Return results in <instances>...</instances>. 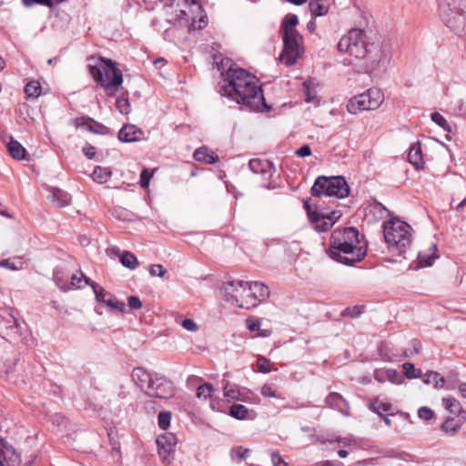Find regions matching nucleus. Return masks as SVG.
<instances>
[{
  "label": "nucleus",
  "mask_w": 466,
  "mask_h": 466,
  "mask_svg": "<svg viewBox=\"0 0 466 466\" xmlns=\"http://www.w3.org/2000/svg\"><path fill=\"white\" fill-rule=\"evenodd\" d=\"M228 85L220 86L218 92L251 111H268L261 86L254 76L239 67L229 66L226 72Z\"/></svg>",
  "instance_id": "f257e3e1"
},
{
  "label": "nucleus",
  "mask_w": 466,
  "mask_h": 466,
  "mask_svg": "<svg viewBox=\"0 0 466 466\" xmlns=\"http://www.w3.org/2000/svg\"><path fill=\"white\" fill-rule=\"evenodd\" d=\"M228 85L220 86L218 92L251 111H268L261 86L254 76L239 67L229 66L226 72Z\"/></svg>",
  "instance_id": "f03ea898"
},
{
  "label": "nucleus",
  "mask_w": 466,
  "mask_h": 466,
  "mask_svg": "<svg viewBox=\"0 0 466 466\" xmlns=\"http://www.w3.org/2000/svg\"><path fill=\"white\" fill-rule=\"evenodd\" d=\"M367 253V242L355 228L335 229L330 236L329 256L342 264L352 266Z\"/></svg>",
  "instance_id": "7ed1b4c3"
},
{
  "label": "nucleus",
  "mask_w": 466,
  "mask_h": 466,
  "mask_svg": "<svg viewBox=\"0 0 466 466\" xmlns=\"http://www.w3.org/2000/svg\"><path fill=\"white\" fill-rule=\"evenodd\" d=\"M221 291L227 302L245 309L257 307L269 296L268 286L258 281H228L223 284Z\"/></svg>",
  "instance_id": "20e7f679"
},
{
  "label": "nucleus",
  "mask_w": 466,
  "mask_h": 466,
  "mask_svg": "<svg viewBox=\"0 0 466 466\" xmlns=\"http://www.w3.org/2000/svg\"><path fill=\"white\" fill-rule=\"evenodd\" d=\"M439 13L455 34L466 33V0H439Z\"/></svg>",
  "instance_id": "39448f33"
},
{
  "label": "nucleus",
  "mask_w": 466,
  "mask_h": 466,
  "mask_svg": "<svg viewBox=\"0 0 466 466\" xmlns=\"http://www.w3.org/2000/svg\"><path fill=\"white\" fill-rule=\"evenodd\" d=\"M90 74L95 81L109 94L123 83V76L116 63L110 58L100 57L96 66H90Z\"/></svg>",
  "instance_id": "423d86ee"
},
{
  "label": "nucleus",
  "mask_w": 466,
  "mask_h": 466,
  "mask_svg": "<svg viewBox=\"0 0 466 466\" xmlns=\"http://www.w3.org/2000/svg\"><path fill=\"white\" fill-rule=\"evenodd\" d=\"M411 228L401 220H390L384 225L385 241L398 255H403L411 244Z\"/></svg>",
  "instance_id": "0eeeda50"
},
{
  "label": "nucleus",
  "mask_w": 466,
  "mask_h": 466,
  "mask_svg": "<svg viewBox=\"0 0 466 466\" xmlns=\"http://www.w3.org/2000/svg\"><path fill=\"white\" fill-rule=\"evenodd\" d=\"M363 67L367 73H373L384 69L391 56V46L389 41L380 40L370 42L365 49Z\"/></svg>",
  "instance_id": "6e6552de"
},
{
  "label": "nucleus",
  "mask_w": 466,
  "mask_h": 466,
  "mask_svg": "<svg viewBox=\"0 0 466 466\" xmlns=\"http://www.w3.org/2000/svg\"><path fill=\"white\" fill-rule=\"evenodd\" d=\"M313 197H334L343 198L348 196L350 187L341 177H319L311 187Z\"/></svg>",
  "instance_id": "1a4fd4ad"
},
{
  "label": "nucleus",
  "mask_w": 466,
  "mask_h": 466,
  "mask_svg": "<svg viewBox=\"0 0 466 466\" xmlns=\"http://www.w3.org/2000/svg\"><path fill=\"white\" fill-rule=\"evenodd\" d=\"M304 208L312 228L318 232H326L341 218L340 210H329L317 206L312 209L309 199L304 201Z\"/></svg>",
  "instance_id": "9d476101"
},
{
  "label": "nucleus",
  "mask_w": 466,
  "mask_h": 466,
  "mask_svg": "<svg viewBox=\"0 0 466 466\" xmlns=\"http://www.w3.org/2000/svg\"><path fill=\"white\" fill-rule=\"evenodd\" d=\"M370 43L363 30L354 28L340 38L338 43V49L341 53H348L357 59H361L365 56V49H367Z\"/></svg>",
  "instance_id": "9b49d317"
},
{
  "label": "nucleus",
  "mask_w": 466,
  "mask_h": 466,
  "mask_svg": "<svg viewBox=\"0 0 466 466\" xmlns=\"http://www.w3.org/2000/svg\"><path fill=\"white\" fill-rule=\"evenodd\" d=\"M384 101V94L379 88H370L366 92L350 98L347 104L350 114L356 115L365 110H375Z\"/></svg>",
  "instance_id": "f8f14e48"
},
{
  "label": "nucleus",
  "mask_w": 466,
  "mask_h": 466,
  "mask_svg": "<svg viewBox=\"0 0 466 466\" xmlns=\"http://www.w3.org/2000/svg\"><path fill=\"white\" fill-rule=\"evenodd\" d=\"M283 51L279 55L281 63L288 66L296 64L298 58L302 54V36L300 34L288 33L282 34Z\"/></svg>",
  "instance_id": "ddd939ff"
},
{
  "label": "nucleus",
  "mask_w": 466,
  "mask_h": 466,
  "mask_svg": "<svg viewBox=\"0 0 466 466\" xmlns=\"http://www.w3.org/2000/svg\"><path fill=\"white\" fill-rule=\"evenodd\" d=\"M146 393L151 397L167 399L174 395V386L166 378L156 376Z\"/></svg>",
  "instance_id": "4468645a"
},
{
  "label": "nucleus",
  "mask_w": 466,
  "mask_h": 466,
  "mask_svg": "<svg viewBox=\"0 0 466 466\" xmlns=\"http://www.w3.org/2000/svg\"><path fill=\"white\" fill-rule=\"evenodd\" d=\"M177 441L176 435L171 432H166L157 437L158 453L164 461H167L168 456L174 451Z\"/></svg>",
  "instance_id": "2eb2a0df"
},
{
  "label": "nucleus",
  "mask_w": 466,
  "mask_h": 466,
  "mask_svg": "<svg viewBox=\"0 0 466 466\" xmlns=\"http://www.w3.org/2000/svg\"><path fill=\"white\" fill-rule=\"evenodd\" d=\"M186 4L188 5L189 10L192 14L196 12H199L201 15L199 18L193 17L192 22L190 24V28L194 30H200L208 25V16L202 14L203 8L201 5L197 0H184Z\"/></svg>",
  "instance_id": "dca6fc26"
},
{
  "label": "nucleus",
  "mask_w": 466,
  "mask_h": 466,
  "mask_svg": "<svg viewBox=\"0 0 466 466\" xmlns=\"http://www.w3.org/2000/svg\"><path fill=\"white\" fill-rule=\"evenodd\" d=\"M144 132L135 125H125L118 132V138L122 142L131 143L143 138Z\"/></svg>",
  "instance_id": "f3484780"
},
{
  "label": "nucleus",
  "mask_w": 466,
  "mask_h": 466,
  "mask_svg": "<svg viewBox=\"0 0 466 466\" xmlns=\"http://www.w3.org/2000/svg\"><path fill=\"white\" fill-rule=\"evenodd\" d=\"M248 167L254 174H260L264 178L272 175V164L268 160L254 158L249 160Z\"/></svg>",
  "instance_id": "a211bd4d"
},
{
  "label": "nucleus",
  "mask_w": 466,
  "mask_h": 466,
  "mask_svg": "<svg viewBox=\"0 0 466 466\" xmlns=\"http://www.w3.org/2000/svg\"><path fill=\"white\" fill-rule=\"evenodd\" d=\"M153 379L152 375L143 368H135L132 371V380L144 391L147 390Z\"/></svg>",
  "instance_id": "6ab92c4d"
},
{
  "label": "nucleus",
  "mask_w": 466,
  "mask_h": 466,
  "mask_svg": "<svg viewBox=\"0 0 466 466\" xmlns=\"http://www.w3.org/2000/svg\"><path fill=\"white\" fill-rule=\"evenodd\" d=\"M325 403L327 406L336 409L343 414H347L350 410L347 400L337 392L329 393L325 399Z\"/></svg>",
  "instance_id": "aec40b11"
},
{
  "label": "nucleus",
  "mask_w": 466,
  "mask_h": 466,
  "mask_svg": "<svg viewBox=\"0 0 466 466\" xmlns=\"http://www.w3.org/2000/svg\"><path fill=\"white\" fill-rule=\"evenodd\" d=\"M408 159L410 163L417 169H421L423 167L424 162L421 153V147L420 142L415 143L410 148L408 154Z\"/></svg>",
  "instance_id": "412c9836"
},
{
  "label": "nucleus",
  "mask_w": 466,
  "mask_h": 466,
  "mask_svg": "<svg viewBox=\"0 0 466 466\" xmlns=\"http://www.w3.org/2000/svg\"><path fill=\"white\" fill-rule=\"evenodd\" d=\"M194 158L198 162L214 164L218 160V156L208 148L202 147L195 150Z\"/></svg>",
  "instance_id": "4be33fe9"
},
{
  "label": "nucleus",
  "mask_w": 466,
  "mask_h": 466,
  "mask_svg": "<svg viewBox=\"0 0 466 466\" xmlns=\"http://www.w3.org/2000/svg\"><path fill=\"white\" fill-rule=\"evenodd\" d=\"M20 463V457L11 448H5L0 453V465L1 466H18Z\"/></svg>",
  "instance_id": "5701e85b"
},
{
  "label": "nucleus",
  "mask_w": 466,
  "mask_h": 466,
  "mask_svg": "<svg viewBox=\"0 0 466 466\" xmlns=\"http://www.w3.org/2000/svg\"><path fill=\"white\" fill-rule=\"evenodd\" d=\"M84 278H85V284L89 285L92 288V289L95 293V296H96V299L98 302L106 304V299H108V297H111L112 294L106 291L103 287H101L97 283L92 281L89 278H87V277H84Z\"/></svg>",
  "instance_id": "b1692460"
},
{
  "label": "nucleus",
  "mask_w": 466,
  "mask_h": 466,
  "mask_svg": "<svg viewBox=\"0 0 466 466\" xmlns=\"http://www.w3.org/2000/svg\"><path fill=\"white\" fill-rule=\"evenodd\" d=\"M465 420H466V416H464V415H462L461 417H457V419H455V418L447 419L443 422L441 429L445 432L452 434V433L456 432L461 427V425L464 423Z\"/></svg>",
  "instance_id": "393cba45"
},
{
  "label": "nucleus",
  "mask_w": 466,
  "mask_h": 466,
  "mask_svg": "<svg viewBox=\"0 0 466 466\" xmlns=\"http://www.w3.org/2000/svg\"><path fill=\"white\" fill-rule=\"evenodd\" d=\"M370 410L377 413L380 417H382L384 413H387L388 415H393L392 406L390 403L384 402L380 400L379 399H375L370 403Z\"/></svg>",
  "instance_id": "a878e982"
},
{
  "label": "nucleus",
  "mask_w": 466,
  "mask_h": 466,
  "mask_svg": "<svg viewBox=\"0 0 466 466\" xmlns=\"http://www.w3.org/2000/svg\"><path fill=\"white\" fill-rule=\"evenodd\" d=\"M299 24V18L296 15H289L282 21L280 32L282 34L294 33L299 34L295 26Z\"/></svg>",
  "instance_id": "bb28decb"
},
{
  "label": "nucleus",
  "mask_w": 466,
  "mask_h": 466,
  "mask_svg": "<svg viewBox=\"0 0 466 466\" xmlns=\"http://www.w3.org/2000/svg\"><path fill=\"white\" fill-rule=\"evenodd\" d=\"M309 6L313 17L324 15L329 10V6L324 0H311Z\"/></svg>",
  "instance_id": "cd10ccee"
},
{
  "label": "nucleus",
  "mask_w": 466,
  "mask_h": 466,
  "mask_svg": "<svg viewBox=\"0 0 466 466\" xmlns=\"http://www.w3.org/2000/svg\"><path fill=\"white\" fill-rule=\"evenodd\" d=\"M111 176L112 172L109 168L102 167L99 166L96 167L92 173L93 180L99 184H104L107 182Z\"/></svg>",
  "instance_id": "c85d7f7f"
},
{
  "label": "nucleus",
  "mask_w": 466,
  "mask_h": 466,
  "mask_svg": "<svg viewBox=\"0 0 466 466\" xmlns=\"http://www.w3.org/2000/svg\"><path fill=\"white\" fill-rule=\"evenodd\" d=\"M8 151L10 155L18 160L24 159L25 157V147L17 141L11 140L7 145Z\"/></svg>",
  "instance_id": "c756f323"
},
{
  "label": "nucleus",
  "mask_w": 466,
  "mask_h": 466,
  "mask_svg": "<svg viewBox=\"0 0 466 466\" xmlns=\"http://www.w3.org/2000/svg\"><path fill=\"white\" fill-rule=\"evenodd\" d=\"M443 401L445 403L446 409L451 414L457 415V417H461L462 415L466 416V413L462 410L461 403L457 400L453 398H447L444 399Z\"/></svg>",
  "instance_id": "7c9ffc66"
},
{
  "label": "nucleus",
  "mask_w": 466,
  "mask_h": 466,
  "mask_svg": "<svg viewBox=\"0 0 466 466\" xmlns=\"http://www.w3.org/2000/svg\"><path fill=\"white\" fill-rule=\"evenodd\" d=\"M122 265L129 269H135L138 266V260L137 257L129 252L124 251L120 257Z\"/></svg>",
  "instance_id": "2f4dec72"
},
{
  "label": "nucleus",
  "mask_w": 466,
  "mask_h": 466,
  "mask_svg": "<svg viewBox=\"0 0 466 466\" xmlns=\"http://www.w3.org/2000/svg\"><path fill=\"white\" fill-rule=\"evenodd\" d=\"M224 396L228 400L246 401V397H241V390L238 388H228V382L223 387Z\"/></svg>",
  "instance_id": "473e14b6"
},
{
  "label": "nucleus",
  "mask_w": 466,
  "mask_h": 466,
  "mask_svg": "<svg viewBox=\"0 0 466 466\" xmlns=\"http://www.w3.org/2000/svg\"><path fill=\"white\" fill-rule=\"evenodd\" d=\"M431 250H432V253L431 255L424 254L422 252H420L418 254V259L421 266L428 267L431 266L433 263V260L438 258L436 252H437V247L436 245L432 244L431 247Z\"/></svg>",
  "instance_id": "72a5a7b5"
},
{
  "label": "nucleus",
  "mask_w": 466,
  "mask_h": 466,
  "mask_svg": "<svg viewBox=\"0 0 466 466\" xmlns=\"http://www.w3.org/2000/svg\"><path fill=\"white\" fill-rule=\"evenodd\" d=\"M52 195L54 201L57 203L58 207L63 208L69 204L70 197L66 192L58 188H54Z\"/></svg>",
  "instance_id": "f704fd0d"
},
{
  "label": "nucleus",
  "mask_w": 466,
  "mask_h": 466,
  "mask_svg": "<svg viewBox=\"0 0 466 466\" xmlns=\"http://www.w3.org/2000/svg\"><path fill=\"white\" fill-rule=\"evenodd\" d=\"M248 410L242 404H233L229 409V415L237 420H245Z\"/></svg>",
  "instance_id": "c9c22d12"
},
{
  "label": "nucleus",
  "mask_w": 466,
  "mask_h": 466,
  "mask_svg": "<svg viewBox=\"0 0 466 466\" xmlns=\"http://www.w3.org/2000/svg\"><path fill=\"white\" fill-rule=\"evenodd\" d=\"M403 374L408 379H417L422 376L421 370L416 369L412 363L405 362L402 365Z\"/></svg>",
  "instance_id": "e433bc0d"
},
{
  "label": "nucleus",
  "mask_w": 466,
  "mask_h": 466,
  "mask_svg": "<svg viewBox=\"0 0 466 466\" xmlns=\"http://www.w3.org/2000/svg\"><path fill=\"white\" fill-rule=\"evenodd\" d=\"M25 93L28 97L36 98L41 94V86L37 81H30L25 86Z\"/></svg>",
  "instance_id": "4c0bfd02"
},
{
  "label": "nucleus",
  "mask_w": 466,
  "mask_h": 466,
  "mask_svg": "<svg viewBox=\"0 0 466 466\" xmlns=\"http://www.w3.org/2000/svg\"><path fill=\"white\" fill-rule=\"evenodd\" d=\"M105 305L108 307L111 310H116L118 312H125L126 310V304L123 301L118 300L113 295H111V297H108V299H106V303Z\"/></svg>",
  "instance_id": "58836bf2"
},
{
  "label": "nucleus",
  "mask_w": 466,
  "mask_h": 466,
  "mask_svg": "<svg viewBox=\"0 0 466 466\" xmlns=\"http://www.w3.org/2000/svg\"><path fill=\"white\" fill-rule=\"evenodd\" d=\"M431 120L436 123L439 127H441L444 131L451 132V127L448 121L444 118L442 115L438 112H433L431 116Z\"/></svg>",
  "instance_id": "ea45409f"
},
{
  "label": "nucleus",
  "mask_w": 466,
  "mask_h": 466,
  "mask_svg": "<svg viewBox=\"0 0 466 466\" xmlns=\"http://www.w3.org/2000/svg\"><path fill=\"white\" fill-rule=\"evenodd\" d=\"M213 390V386L210 383H204L198 387L196 395L199 399L207 400L211 397Z\"/></svg>",
  "instance_id": "a19ab883"
},
{
  "label": "nucleus",
  "mask_w": 466,
  "mask_h": 466,
  "mask_svg": "<svg viewBox=\"0 0 466 466\" xmlns=\"http://www.w3.org/2000/svg\"><path fill=\"white\" fill-rule=\"evenodd\" d=\"M116 108L123 115H127L131 111L130 103L126 97H119L116 100Z\"/></svg>",
  "instance_id": "79ce46f5"
},
{
  "label": "nucleus",
  "mask_w": 466,
  "mask_h": 466,
  "mask_svg": "<svg viewBox=\"0 0 466 466\" xmlns=\"http://www.w3.org/2000/svg\"><path fill=\"white\" fill-rule=\"evenodd\" d=\"M258 371L268 373L270 371V361L265 357H258L257 360Z\"/></svg>",
  "instance_id": "37998d69"
},
{
  "label": "nucleus",
  "mask_w": 466,
  "mask_h": 466,
  "mask_svg": "<svg viewBox=\"0 0 466 466\" xmlns=\"http://www.w3.org/2000/svg\"><path fill=\"white\" fill-rule=\"evenodd\" d=\"M170 420H171V413L170 412L166 411V412H160L158 414V426L161 429L166 430L169 426Z\"/></svg>",
  "instance_id": "c03bdc74"
},
{
  "label": "nucleus",
  "mask_w": 466,
  "mask_h": 466,
  "mask_svg": "<svg viewBox=\"0 0 466 466\" xmlns=\"http://www.w3.org/2000/svg\"><path fill=\"white\" fill-rule=\"evenodd\" d=\"M153 177V172L149 171L147 168H144L140 174V186L143 188H146L149 185V181Z\"/></svg>",
  "instance_id": "a18cd8bd"
},
{
  "label": "nucleus",
  "mask_w": 466,
  "mask_h": 466,
  "mask_svg": "<svg viewBox=\"0 0 466 466\" xmlns=\"http://www.w3.org/2000/svg\"><path fill=\"white\" fill-rule=\"evenodd\" d=\"M418 416L423 420H430L434 417V412L431 409L424 406L418 410Z\"/></svg>",
  "instance_id": "49530a36"
},
{
  "label": "nucleus",
  "mask_w": 466,
  "mask_h": 466,
  "mask_svg": "<svg viewBox=\"0 0 466 466\" xmlns=\"http://www.w3.org/2000/svg\"><path fill=\"white\" fill-rule=\"evenodd\" d=\"M149 274L152 277H164L167 274V270L161 264H154L149 268Z\"/></svg>",
  "instance_id": "de8ad7c7"
},
{
  "label": "nucleus",
  "mask_w": 466,
  "mask_h": 466,
  "mask_svg": "<svg viewBox=\"0 0 466 466\" xmlns=\"http://www.w3.org/2000/svg\"><path fill=\"white\" fill-rule=\"evenodd\" d=\"M23 263L18 260L17 263L11 259H3L0 261V266L3 268H9L11 270H18L22 268Z\"/></svg>",
  "instance_id": "09e8293b"
},
{
  "label": "nucleus",
  "mask_w": 466,
  "mask_h": 466,
  "mask_svg": "<svg viewBox=\"0 0 466 466\" xmlns=\"http://www.w3.org/2000/svg\"><path fill=\"white\" fill-rule=\"evenodd\" d=\"M12 311H13L12 309H7L6 310V313L8 315V318L5 320V328L6 329H13V328H18L19 327V322L15 318V316L12 313Z\"/></svg>",
  "instance_id": "8fccbe9b"
},
{
  "label": "nucleus",
  "mask_w": 466,
  "mask_h": 466,
  "mask_svg": "<svg viewBox=\"0 0 466 466\" xmlns=\"http://www.w3.org/2000/svg\"><path fill=\"white\" fill-rule=\"evenodd\" d=\"M246 324L250 331H258L259 330L261 322L258 319L248 318L246 319Z\"/></svg>",
  "instance_id": "3c124183"
},
{
  "label": "nucleus",
  "mask_w": 466,
  "mask_h": 466,
  "mask_svg": "<svg viewBox=\"0 0 466 466\" xmlns=\"http://www.w3.org/2000/svg\"><path fill=\"white\" fill-rule=\"evenodd\" d=\"M127 304L131 309H139L142 308V301L137 296H129L127 298Z\"/></svg>",
  "instance_id": "603ef678"
},
{
  "label": "nucleus",
  "mask_w": 466,
  "mask_h": 466,
  "mask_svg": "<svg viewBox=\"0 0 466 466\" xmlns=\"http://www.w3.org/2000/svg\"><path fill=\"white\" fill-rule=\"evenodd\" d=\"M23 3L25 6H32L35 4L44 5L48 7L54 6V2H52V0H23Z\"/></svg>",
  "instance_id": "864d4df0"
},
{
  "label": "nucleus",
  "mask_w": 466,
  "mask_h": 466,
  "mask_svg": "<svg viewBox=\"0 0 466 466\" xmlns=\"http://www.w3.org/2000/svg\"><path fill=\"white\" fill-rule=\"evenodd\" d=\"M181 326L188 331H197L198 329V326L191 319H183L181 322Z\"/></svg>",
  "instance_id": "5fc2aeb1"
},
{
  "label": "nucleus",
  "mask_w": 466,
  "mask_h": 466,
  "mask_svg": "<svg viewBox=\"0 0 466 466\" xmlns=\"http://www.w3.org/2000/svg\"><path fill=\"white\" fill-rule=\"evenodd\" d=\"M261 394L264 397H268V398L277 397L275 389L271 384H264L263 387L261 388Z\"/></svg>",
  "instance_id": "6e6d98bb"
},
{
  "label": "nucleus",
  "mask_w": 466,
  "mask_h": 466,
  "mask_svg": "<svg viewBox=\"0 0 466 466\" xmlns=\"http://www.w3.org/2000/svg\"><path fill=\"white\" fill-rule=\"evenodd\" d=\"M105 128H106L105 126H103L102 124L97 123L94 120H93V122L89 123L88 127H86V129L88 131L96 133V134L104 133Z\"/></svg>",
  "instance_id": "4d7b16f0"
},
{
  "label": "nucleus",
  "mask_w": 466,
  "mask_h": 466,
  "mask_svg": "<svg viewBox=\"0 0 466 466\" xmlns=\"http://www.w3.org/2000/svg\"><path fill=\"white\" fill-rule=\"evenodd\" d=\"M271 460L274 463V466H288V464L283 461L281 456L277 452H271Z\"/></svg>",
  "instance_id": "13d9d810"
},
{
  "label": "nucleus",
  "mask_w": 466,
  "mask_h": 466,
  "mask_svg": "<svg viewBox=\"0 0 466 466\" xmlns=\"http://www.w3.org/2000/svg\"><path fill=\"white\" fill-rule=\"evenodd\" d=\"M295 154L300 157H309L311 155V149L309 145H304L299 149H297Z\"/></svg>",
  "instance_id": "bf43d9fd"
},
{
  "label": "nucleus",
  "mask_w": 466,
  "mask_h": 466,
  "mask_svg": "<svg viewBox=\"0 0 466 466\" xmlns=\"http://www.w3.org/2000/svg\"><path fill=\"white\" fill-rule=\"evenodd\" d=\"M91 122H93V119H91L90 117L83 116V117L75 119V124H76V127H84L86 129L88 127L89 123H91Z\"/></svg>",
  "instance_id": "052dcab7"
},
{
  "label": "nucleus",
  "mask_w": 466,
  "mask_h": 466,
  "mask_svg": "<svg viewBox=\"0 0 466 466\" xmlns=\"http://www.w3.org/2000/svg\"><path fill=\"white\" fill-rule=\"evenodd\" d=\"M304 86L306 89V102L310 103L314 102L316 99V94L314 91L310 90L309 86H308L307 82L304 83Z\"/></svg>",
  "instance_id": "680f3d73"
},
{
  "label": "nucleus",
  "mask_w": 466,
  "mask_h": 466,
  "mask_svg": "<svg viewBox=\"0 0 466 466\" xmlns=\"http://www.w3.org/2000/svg\"><path fill=\"white\" fill-rule=\"evenodd\" d=\"M361 313V310L359 307L347 308L343 313L344 316L350 317H359Z\"/></svg>",
  "instance_id": "e2e57ef3"
},
{
  "label": "nucleus",
  "mask_w": 466,
  "mask_h": 466,
  "mask_svg": "<svg viewBox=\"0 0 466 466\" xmlns=\"http://www.w3.org/2000/svg\"><path fill=\"white\" fill-rule=\"evenodd\" d=\"M86 277L82 272H80V276H77V275H73L71 277V284L73 286H76L77 288H81L82 287V280L85 281V278Z\"/></svg>",
  "instance_id": "0e129e2a"
},
{
  "label": "nucleus",
  "mask_w": 466,
  "mask_h": 466,
  "mask_svg": "<svg viewBox=\"0 0 466 466\" xmlns=\"http://www.w3.org/2000/svg\"><path fill=\"white\" fill-rule=\"evenodd\" d=\"M429 377H432L433 380H435V387H443L445 380H444V378L440 376L439 373L431 372Z\"/></svg>",
  "instance_id": "69168bd1"
},
{
  "label": "nucleus",
  "mask_w": 466,
  "mask_h": 466,
  "mask_svg": "<svg viewBox=\"0 0 466 466\" xmlns=\"http://www.w3.org/2000/svg\"><path fill=\"white\" fill-rule=\"evenodd\" d=\"M237 455L240 460L248 458L250 454V450L243 447H238L236 450Z\"/></svg>",
  "instance_id": "338daca9"
},
{
  "label": "nucleus",
  "mask_w": 466,
  "mask_h": 466,
  "mask_svg": "<svg viewBox=\"0 0 466 466\" xmlns=\"http://www.w3.org/2000/svg\"><path fill=\"white\" fill-rule=\"evenodd\" d=\"M83 152L86 157L91 159L96 155V148L93 146H88L83 148Z\"/></svg>",
  "instance_id": "774afa93"
}]
</instances>
